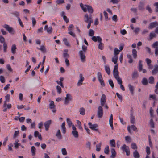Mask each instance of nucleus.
<instances>
[{"instance_id":"f257e3e1","label":"nucleus","mask_w":158,"mask_h":158,"mask_svg":"<svg viewBox=\"0 0 158 158\" xmlns=\"http://www.w3.org/2000/svg\"><path fill=\"white\" fill-rule=\"evenodd\" d=\"M84 20L85 23H88L87 28L88 29H89L90 28L91 23L93 22V16L91 14H89V15L87 14H86L84 15Z\"/></svg>"},{"instance_id":"f03ea898","label":"nucleus","mask_w":158,"mask_h":158,"mask_svg":"<svg viewBox=\"0 0 158 158\" xmlns=\"http://www.w3.org/2000/svg\"><path fill=\"white\" fill-rule=\"evenodd\" d=\"M80 6L82 8V10L84 12H86L88 11V12L91 14L93 12V9L91 6L87 5H84L82 3L80 4Z\"/></svg>"},{"instance_id":"7ed1b4c3","label":"nucleus","mask_w":158,"mask_h":158,"mask_svg":"<svg viewBox=\"0 0 158 158\" xmlns=\"http://www.w3.org/2000/svg\"><path fill=\"white\" fill-rule=\"evenodd\" d=\"M3 27L5 28L9 33L12 34H14L15 31L13 28L10 27L8 25L5 24L3 26Z\"/></svg>"},{"instance_id":"20e7f679","label":"nucleus","mask_w":158,"mask_h":158,"mask_svg":"<svg viewBox=\"0 0 158 158\" xmlns=\"http://www.w3.org/2000/svg\"><path fill=\"white\" fill-rule=\"evenodd\" d=\"M88 125L89 128L96 131H98V129L97 128L98 127V125L97 124H92L91 123L89 122L88 123Z\"/></svg>"},{"instance_id":"39448f33","label":"nucleus","mask_w":158,"mask_h":158,"mask_svg":"<svg viewBox=\"0 0 158 158\" xmlns=\"http://www.w3.org/2000/svg\"><path fill=\"white\" fill-rule=\"evenodd\" d=\"M72 99L71 95L70 94H67L64 99V104L65 105H67L69 102L71 101Z\"/></svg>"},{"instance_id":"423d86ee","label":"nucleus","mask_w":158,"mask_h":158,"mask_svg":"<svg viewBox=\"0 0 158 158\" xmlns=\"http://www.w3.org/2000/svg\"><path fill=\"white\" fill-rule=\"evenodd\" d=\"M97 77L101 85L102 86H105V84L102 79V74L100 72H98L97 73Z\"/></svg>"},{"instance_id":"0eeeda50","label":"nucleus","mask_w":158,"mask_h":158,"mask_svg":"<svg viewBox=\"0 0 158 158\" xmlns=\"http://www.w3.org/2000/svg\"><path fill=\"white\" fill-rule=\"evenodd\" d=\"M103 108L102 106H99L98 108L97 116L99 118H101L103 115Z\"/></svg>"},{"instance_id":"6e6552de","label":"nucleus","mask_w":158,"mask_h":158,"mask_svg":"<svg viewBox=\"0 0 158 158\" xmlns=\"http://www.w3.org/2000/svg\"><path fill=\"white\" fill-rule=\"evenodd\" d=\"M121 149L122 150L124 151L125 152L127 156H128L130 155V151L129 148L128 146H126L124 144L121 147Z\"/></svg>"},{"instance_id":"1a4fd4ad","label":"nucleus","mask_w":158,"mask_h":158,"mask_svg":"<svg viewBox=\"0 0 158 158\" xmlns=\"http://www.w3.org/2000/svg\"><path fill=\"white\" fill-rule=\"evenodd\" d=\"M152 47L155 48V53L156 56L158 55V42L156 41L153 43Z\"/></svg>"},{"instance_id":"9d476101","label":"nucleus","mask_w":158,"mask_h":158,"mask_svg":"<svg viewBox=\"0 0 158 158\" xmlns=\"http://www.w3.org/2000/svg\"><path fill=\"white\" fill-rule=\"evenodd\" d=\"M85 52H83L82 50H80L79 52V54L80 55L81 60L82 62H84L85 58Z\"/></svg>"},{"instance_id":"9b49d317","label":"nucleus","mask_w":158,"mask_h":158,"mask_svg":"<svg viewBox=\"0 0 158 158\" xmlns=\"http://www.w3.org/2000/svg\"><path fill=\"white\" fill-rule=\"evenodd\" d=\"M52 121L51 120H48L45 122L44 123V126L45 127L46 131H47L48 130L50 125L52 123Z\"/></svg>"},{"instance_id":"f8f14e48","label":"nucleus","mask_w":158,"mask_h":158,"mask_svg":"<svg viewBox=\"0 0 158 158\" xmlns=\"http://www.w3.org/2000/svg\"><path fill=\"white\" fill-rule=\"evenodd\" d=\"M98 42L99 43L98 46V48L100 50H102L103 49L104 47L103 46V44L101 42L102 41V39L100 37H98Z\"/></svg>"},{"instance_id":"ddd939ff","label":"nucleus","mask_w":158,"mask_h":158,"mask_svg":"<svg viewBox=\"0 0 158 158\" xmlns=\"http://www.w3.org/2000/svg\"><path fill=\"white\" fill-rule=\"evenodd\" d=\"M144 5L145 3L144 2H140L138 6L139 10L143 11H144Z\"/></svg>"},{"instance_id":"4468645a","label":"nucleus","mask_w":158,"mask_h":158,"mask_svg":"<svg viewBox=\"0 0 158 158\" xmlns=\"http://www.w3.org/2000/svg\"><path fill=\"white\" fill-rule=\"evenodd\" d=\"M156 26H158V23L156 21L151 23L148 27L149 29H152Z\"/></svg>"},{"instance_id":"2eb2a0df","label":"nucleus","mask_w":158,"mask_h":158,"mask_svg":"<svg viewBox=\"0 0 158 158\" xmlns=\"http://www.w3.org/2000/svg\"><path fill=\"white\" fill-rule=\"evenodd\" d=\"M5 100L4 102L3 106L5 107L6 106L7 102H9L10 99V95L9 94H7L5 96Z\"/></svg>"},{"instance_id":"dca6fc26","label":"nucleus","mask_w":158,"mask_h":158,"mask_svg":"<svg viewBox=\"0 0 158 158\" xmlns=\"http://www.w3.org/2000/svg\"><path fill=\"white\" fill-rule=\"evenodd\" d=\"M34 136L35 137H38L39 139L40 140H41L42 139L41 135L39 133V132L38 131H36L34 132Z\"/></svg>"},{"instance_id":"f3484780","label":"nucleus","mask_w":158,"mask_h":158,"mask_svg":"<svg viewBox=\"0 0 158 158\" xmlns=\"http://www.w3.org/2000/svg\"><path fill=\"white\" fill-rule=\"evenodd\" d=\"M65 122H64L62 123L61 126L62 132L63 134H65L66 132V128L65 127Z\"/></svg>"},{"instance_id":"a211bd4d","label":"nucleus","mask_w":158,"mask_h":158,"mask_svg":"<svg viewBox=\"0 0 158 158\" xmlns=\"http://www.w3.org/2000/svg\"><path fill=\"white\" fill-rule=\"evenodd\" d=\"M153 75L156 74L158 73V65H156L154 66V68L152 71Z\"/></svg>"},{"instance_id":"6ab92c4d","label":"nucleus","mask_w":158,"mask_h":158,"mask_svg":"<svg viewBox=\"0 0 158 158\" xmlns=\"http://www.w3.org/2000/svg\"><path fill=\"white\" fill-rule=\"evenodd\" d=\"M113 117L112 114L110 115V117L109 119V124L111 128L112 129H113Z\"/></svg>"},{"instance_id":"aec40b11","label":"nucleus","mask_w":158,"mask_h":158,"mask_svg":"<svg viewBox=\"0 0 158 158\" xmlns=\"http://www.w3.org/2000/svg\"><path fill=\"white\" fill-rule=\"evenodd\" d=\"M142 61L141 60H139V61L138 69L139 72L142 71L143 65L142 64Z\"/></svg>"},{"instance_id":"412c9836","label":"nucleus","mask_w":158,"mask_h":158,"mask_svg":"<svg viewBox=\"0 0 158 158\" xmlns=\"http://www.w3.org/2000/svg\"><path fill=\"white\" fill-rule=\"evenodd\" d=\"M138 77V72L136 71H134L132 75V78L135 79L137 78Z\"/></svg>"},{"instance_id":"4be33fe9","label":"nucleus","mask_w":158,"mask_h":158,"mask_svg":"<svg viewBox=\"0 0 158 158\" xmlns=\"http://www.w3.org/2000/svg\"><path fill=\"white\" fill-rule=\"evenodd\" d=\"M111 155L110 156V157L111 158H114L116 156V152L114 148H112L111 149Z\"/></svg>"},{"instance_id":"5701e85b","label":"nucleus","mask_w":158,"mask_h":158,"mask_svg":"<svg viewBox=\"0 0 158 158\" xmlns=\"http://www.w3.org/2000/svg\"><path fill=\"white\" fill-rule=\"evenodd\" d=\"M72 134L75 138H77L79 137L78 133L77 131H72Z\"/></svg>"},{"instance_id":"b1692460","label":"nucleus","mask_w":158,"mask_h":158,"mask_svg":"<svg viewBox=\"0 0 158 158\" xmlns=\"http://www.w3.org/2000/svg\"><path fill=\"white\" fill-rule=\"evenodd\" d=\"M56 136L57 137L58 139H62V135L60 130H58L56 134Z\"/></svg>"},{"instance_id":"393cba45","label":"nucleus","mask_w":158,"mask_h":158,"mask_svg":"<svg viewBox=\"0 0 158 158\" xmlns=\"http://www.w3.org/2000/svg\"><path fill=\"white\" fill-rule=\"evenodd\" d=\"M132 55L134 58L136 59L137 57V51L135 49H133L132 51Z\"/></svg>"},{"instance_id":"a878e982","label":"nucleus","mask_w":158,"mask_h":158,"mask_svg":"<svg viewBox=\"0 0 158 158\" xmlns=\"http://www.w3.org/2000/svg\"><path fill=\"white\" fill-rule=\"evenodd\" d=\"M128 87L129 89V90L131 93V95H133L134 94V88L131 84H128Z\"/></svg>"},{"instance_id":"bb28decb","label":"nucleus","mask_w":158,"mask_h":158,"mask_svg":"<svg viewBox=\"0 0 158 158\" xmlns=\"http://www.w3.org/2000/svg\"><path fill=\"white\" fill-rule=\"evenodd\" d=\"M142 84L144 85H146L148 84V82L147 79L146 78H143L141 81Z\"/></svg>"},{"instance_id":"cd10ccee","label":"nucleus","mask_w":158,"mask_h":158,"mask_svg":"<svg viewBox=\"0 0 158 158\" xmlns=\"http://www.w3.org/2000/svg\"><path fill=\"white\" fill-rule=\"evenodd\" d=\"M36 48L39 50H40L43 52L44 53L46 52V50L45 46L44 45H41L40 48L36 47Z\"/></svg>"},{"instance_id":"c85d7f7f","label":"nucleus","mask_w":158,"mask_h":158,"mask_svg":"<svg viewBox=\"0 0 158 158\" xmlns=\"http://www.w3.org/2000/svg\"><path fill=\"white\" fill-rule=\"evenodd\" d=\"M133 156L135 158H139L140 157V155L138 152L137 150H135L133 153Z\"/></svg>"},{"instance_id":"c756f323","label":"nucleus","mask_w":158,"mask_h":158,"mask_svg":"<svg viewBox=\"0 0 158 158\" xmlns=\"http://www.w3.org/2000/svg\"><path fill=\"white\" fill-rule=\"evenodd\" d=\"M120 50H119L117 48H115L114 51V56H117V55L119 53Z\"/></svg>"},{"instance_id":"7c9ffc66","label":"nucleus","mask_w":158,"mask_h":158,"mask_svg":"<svg viewBox=\"0 0 158 158\" xmlns=\"http://www.w3.org/2000/svg\"><path fill=\"white\" fill-rule=\"evenodd\" d=\"M16 47L15 44H13L11 48V52L13 54H15L16 53Z\"/></svg>"},{"instance_id":"2f4dec72","label":"nucleus","mask_w":158,"mask_h":158,"mask_svg":"<svg viewBox=\"0 0 158 158\" xmlns=\"http://www.w3.org/2000/svg\"><path fill=\"white\" fill-rule=\"evenodd\" d=\"M118 59V56H114L112 58V61L115 64L117 63V61Z\"/></svg>"},{"instance_id":"473e14b6","label":"nucleus","mask_w":158,"mask_h":158,"mask_svg":"<svg viewBox=\"0 0 158 158\" xmlns=\"http://www.w3.org/2000/svg\"><path fill=\"white\" fill-rule=\"evenodd\" d=\"M49 107L50 109H52V108H55V105L54 104L53 101H50V103L49 104Z\"/></svg>"},{"instance_id":"72a5a7b5","label":"nucleus","mask_w":158,"mask_h":158,"mask_svg":"<svg viewBox=\"0 0 158 158\" xmlns=\"http://www.w3.org/2000/svg\"><path fill=\"white\" fill-rule=\"evenodd\" d=\"M31 152L32 156H34L35 154L36 148L35 147L32 146L31 147Z\"/></svg>"},{"instance_id":"f704fd0d","label":"nucleus","mask_w":158,"mask_h":158,"mask_svg":"<svg viewBox=\"0 0 158 158\" xmlns=\"http://www.w3.org/2000/svg\"><path fill=\"white\" fill-rule=\"evenodd\" d=\"M110 144L112 147H114L115 146V142L114 139H112L110 141Z\"/></svg>"},{"instance_id":"c9c22d12","label":"nucleus","mask_w":158,"mask_h":158,"mask_svg":"<svg viewBox=\"0 0 158 158\" xmlns=\"http://www.w3.org/2000/svg\"><path fill=\"white\" fill-rule=\"evenodd\" d=\"M85 109L83 107H81L79 110V112L81 115H84L85 114Z\"/></svg>"},{"instance_id":"e433bc0d","label":"nucleus","mask_w":158,"mask_h":158,"mask_svg":"<svg viewBox=\"0 0 158 158\" xmlns=\"http://www.w3.org/2000/svg\"><path fill=\"white\" fill-rule=\"evenodd\" d=\"M131 123L133 124L135 123V118L134 116H133L132 113L130 114Z\"/></svg>"},{"instance_id":"4c0bfd02","label":"nucleus","mask_w":158,"mask_h":158,"mask_svg":"<svg viewBox=\"0 0 158 158\" xmlns=\"http://www.w3.org/2000/svg\"><path fill=\"white\" fill-rule=\"evenodd\" d=\"M154 79L153 77L151 76L148 78V81L149 83L153 84L154 83Z\"/></svg>"},{"instance_id":"58836bf2","label":"nucleus","mask_w":158,"mask_h":158,"mask_svg":"<svg viewBox=\"0 0 158 158\" xmlns=\"http://www.w3.org/2000/svg\"><path fill=\"white\" fill-rule=\"evenodd\" d=\"M105 70L108 75H109L110 73V68L109 66L105 65Z\"/></svg>"},{"instance_id":"ea45409f","label":"nucleus","mask_w":158,"mask_h":158,"mask_svg":"<svg viewBox=\"0 0 158 158\" xmlns=\"http://www.w3.org/2000/svg\"><path fill=\"white\" fill-rule=\"evenodd\" d=\"M11 14L15 16L18 19V18H19V12L17 11H15L14 12H12Z\"/></svg>"},{"instance_id":"a19ab883","label":"nucleus","mask_w":158,"mask_h":158,"mask_svg":"<svg viewBox=\"0 0 158 158\" xmlns=\"http://www.w3.org/2000/svg\"><path fill=\"white\" fill-rule=\"evenodd\" d=\"M32 23V26L33 27H34L36 23V21L34 17H31Z\"/></svg>"},{"instance_id":"79ce46f5","label":"nucleus","mask_w":158,"mask_h":158,"mask_svg":"<svg viewBox=\"0 0 158 158\" xmlns=\"http://www.w3.org/2000/svg\"><path fill=\"white\" fill-rule=\"evenodd\" d=\"M66 121L69 126L70 127L72 126L73 123L71 121L70 119L69 118H67L66 119Z\"/></svg>"},{"instance_id":"37998d69","label":"nucleus","mask_w":158,"mask_h":158,"mask_svg":"<svg viewBox=\"0 0 158 158\" xmlns=\"http://www.w3.org/2000/svg\"><path fill=\"white\" fill-rule=\"evenodd\" d=\"M106 95L104 94H102V95L101 99L100 101H104V102H106Z\"/></svg>"},{"instance_id":"c03bdc74","label":"nucleus","mask_w":158,"mask_h":158,"mask_svg":"<svg viewBox=\"0 0 158 158\" xmlns=\"http://www.w3.org/2000/svg\"><path fill=\"white\" fill-rule=\"evenodd\" d=\"M113 72V76L114 78L116 79L119 78V76L118 75V72Z\"/></svg>"},{"instance_id":"a18cd8bd","label":"nucleus","mask_w":158,"mask_h":158,"mask_svg":"<svg viewBox=\"0 0 158 158\" xmlns=\"http://www.w3.org/2000/svg\"><path fill=\"white\" fill-rule=\"evenodd\" d=\"M149 124L151 127L152 128H154V124L153 122V120L152 118L150 119Z\"/></svg>"},{"instance_id":"49530a36","label":"nucleus","mask_w":158,"mask_h":158,"mask_svg":"<svg viewBox=\"0 0 158 158\" xmlns=\"http://www.w3.org/2000/svg\"><path fill=\"white\" fill-rule=\"evenodd\" d=\"M101 146V142H100L99 144H97L96 146V150L97 151L99 152L101 150L100 147Z\"/></svg>"},{"instance_id":"de8ad7c7","label":"nucleus","mask_w":158,"mask_h":158,"mask_svg":"<svg viewBox=\"0 0 158 158\" xmlns=\"http://www.w3.org/2000/svg\"><path fill=\"white\" fill-rule=\"evenodd\" d=\"M109 147L107 145L106 148H105L104 149V153L107 154H109Z\"/></svg>"},{"instance_id":"09e8293b","label":"nucleus","mask_w":158,"mask_h":158,"mask_svg":"<svg viewBox=\"0 0 158 158\" xmlns=\"http://www.w3.org/2000/svg\"><path fill=\"white\" fill-rule=\"evenodd\" d=\"M3 46L4 52H6V50H7V44L5 43H4L3 44Z\"/></svg>"},{"instance_id":"8fccbe9b","label":"nucleus","mask_w":158,"mask_h":158,"mask_svg":"<svg viewBox=\"0 0 158 158\" xmlns=\"http://www.w3.org/2000/svg\"><path fill=\"white\" fill-rule=\"evenodd\" d=\"M63 41L64 43V44L67 46H70V45L69 43L67 41V40L66 38H64Z\"/></svg>"},{"instance_id":"3c124183","label":"nucleus","mask_w":158,"mask_h":158,"mask_svg":"<svg viewBox=\"0 0 158 158\" xmlns=\"http://www.w3.org/2000/svg\"><path fill=\"white\" fill-rule=\"evenodd\" d=\"M19 134V131H15L14 134L13 135V138H15L17 136H18Z\"/></svg>"},{"instance_id":"603ef678","label":"nucleus","mask_w":158,"mask_h":158,"mask_svg":"<svg viewBox=\"0 0 158 158\" xmlns=\"http://www.w3.org/2000/svg\"><path fill=\"white\" fill-rule=\"evenodd\" d=\"M109 83L110 85L111 86L112 88H113L114 87V84L113 81L111 79H110L109 80Z\"/></svg>"},{"instance_id":"864d4df0","label":"nucleus","mask_w":158,"mask_h":158,"mask_svg":"<svg viewBox=\"0 0 158 158\" xmlns=\"http://www.w3.org/2000/svg\"><path fill=\"white\" fill-rule=\"evenodd\" d=\"M153 5L154 6H156L155 12L158 13V2L154 3Z\"/></svg>"},{"instance_id":"5fc2aeb1","label":"nucleus","mask_w":158,"mask_h":158,"mask_svg":"<svg viewBox=\"0 0 158 158\" xmlns=\"http://www.w3.org/2000/svg\"><path fill=\"white\" fill-rule=\"evenodd\" d=\"M47 32L51 34L52 31V26L49 27L47 29Z\"/></svg>"},{"instance_id":"6e6d98bb","label":"nucleus","mask_w":158,"mask_h":158,"mask_svg":"<svg viewBox=\"0 0 158 158\" xmlns=\"http://www.w3.org/2000/svg\"><path fill=\"white\" fill-rule=\"evenodd\" d=\"M94 35V32L93 30L90 29L89 31V35L90 36H93Z\"/></svg>"},{"instance_id":"4d7b16f0","label":"nucleus","mask_w":158,"mask_h":158,"mask_svg":"<svg viewBox=\"0 0 158 158\" xmlns=\"http://www.w3.org/2000/svg\"><path fill=\"white\" fill-rule=\"evenodd\" d=\"M62 154L63 155H66L67 154V152L66 149L65 148H62L61 149Z\"/></svg>"},{"instance_id":"13d9d810","label":"nucleus","mask_w":158,"mask_h":158,"mask_svg":"<svg viewBox=\"0 0 158 158\" xmlns=\"http://www.w3.org/2000/svg\"><path fill=\"white\" fill-rule=\"evenodd\" d=\"M146 151L147 153V155L148 156L150 154V148L148 146H147L146 147Z\"/></svg>"},{"instance_id":"bf43d9fd","label":"nucleus","mask_w":158,"mask_h":158,"mask_svg":"<svg viewBox=\"0 0 158 158\" xmlns=\"http://www.w3.org/2000/svg\"><path fill=\"white\" fill-rule=\"evenodd\" d=\"M56 89L57 90V92L59 94H60L61 92V87L58 85H57L56 86Z\"/></svg>"},{"instance_id":"052dcab7","label":"nucleus","mask_w":158,"mask_h":158,"mask_svg":"<svg viewBox=\"0 0 158 158\" xmlns=\"http://www.w3.org/2000/svg\"><path fill=\"white\" fill-rule=\"evenodd\" d=\"M0 80L1 82L2 83H4L5 82V80L4 77L3 76H0Z\"/></svg>"},{"instance_id":"680f3d73","label":"nucleus","mask_w":158,"mask_h":158,"mask_svg":"<svg viewBox=\"0 0 158 158\" xmlns=\"http://www.w3.org/2000/svg\"><path fill=\"white\" fill-rule=\"evenodd\" d=\"M56 3L58 5L64 3V0H57Z\"/></svg>"},{"instance_id":"e2e57ef3","label":"nucleus","mask_w":158,"mask_h":158,"mask_svg":"<svg viewBox=\"0 0 158 158\" xmlns=\"http://www.w3.org/2000/svg\"><path fill=\"white\" fill-rule=\"evenodd\" d=\"M131 148L133 149H135L137 148V146L135 143H132L131 144Z\"/></svg>"},{"instance_id":"0e129e2a","label":"nucleus","mask_w":158,"mask_h":158,"mask_svg":"<svg viewBox=\"0 0 158 158\" xmlns=\"http://www.w3.org/2000/svg\"><path fill=\"white\" fill-rule=\"evenodd\" d=\"M145 61L146 62L148 65L150 64L152 62L151 60L148 58L146 59Z\"/></svg>"},{"instance_id":"69168bd1","label":"nucleus","mask_w":158,"mask_h":158,"mask_svg":"<svg viewBox=\"0 0 158 158\" xmlns=\"http://www.w3.org/2000/svg\"><path fill=\"white\" fill-rule=\"evenodd\" d=\"M98 37H100L99 36H97V37L95 36H93L92 37V40L94 41V42H97L98 41Z\"/></svg>"},{"instance_id":"338daca9","label":"nucleus","mask_w":158,"mask_h":158,"mask_svg":"<svg viewBox=\"0 0 158 158\" xmlns=\"http://www.w3.org/2000/svg\"><path fill=\"white\" fill-rule=\"evenodd\" d=\"M146 9L149 12L152 13V10L151 7H150L149 5H147L146 7Z\"/></svg>"},{"instance_id":"774afa93","label":"nucleus","mask_w":158,"mask_h":158,"mask_svg":"<svg viewBox=\"0 0 158 158\" xmlns=\"http://www.w3.org/2000/svg\"><path fill=\"white\" fill-rule=\"evenodd\" d=\"M87 47L84 45H83L82 47V49L83 52H86V51L87 49Z\"/></svg>"}]
</instances>
